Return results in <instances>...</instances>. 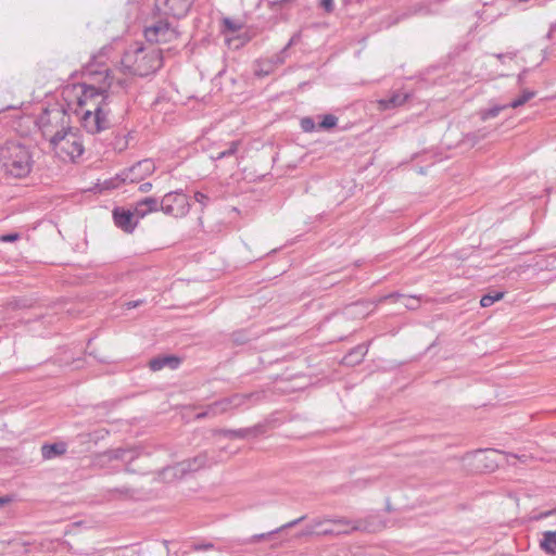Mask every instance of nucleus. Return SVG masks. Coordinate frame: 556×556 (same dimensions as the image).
<instances>
[{"label":"nucleus","instance_id":"obj_1","mask_svg":"<svg viewBox=\"0 0 556 556\" xmlns=\"http://www.w3.org/2000/svg\"><path fill=\"white\" fill-rule=\"evenodd\" d=\"M101 56H94L92 62L85 68L93 81H99L96 86L93 83L80 84L76 89L80 91L77 103L83 111V127L90 134L100 132L109 127L108 114L105 110V100L109 91L113 88V77L110 71L100 61Z\"/></svg>","mask_w":556,"mask_h":556},{"label":"nucleus","instance_id":"obj_2","mask_svg":"<svg viewBox=\"0 0 556 556\" xmlns=\"http://www.w3.org/2000/svg\"><path fill=\"white\" fill-rule=\"evenodd\" d=\"M0 165L7 176L26 177L34 165L30 147L21 140H7L0 147Z\"/></svg>","mask_w":556,"mask_h":556},{"label":"nucleus","instance_id":"obj_3","mask_svg":"<svg viewBox=\"0 0 556 556\" xmlns=\"http://www.w3.org/2000/svg\"><path fill=\"white\" fill-rule=\"evenodd\" d=\"M48 141L54 155L63 162L74 163L85 151L81 135L77 128L56 130Z\"/></svg>","mask_w":556,"mask_h":556},{"label":"nucleus","instance_id":"obj_4","mask_svg":"<svg viewBox=\"0 0 556 556\" xmlns=\"http://www.w3.org/2000/svg\"><path fill=\"white\" fill-rule=\"evenodd\" d=\"M377 528L370 519L330 518L328 525L318 532V535H341L354 531L372 532Z\"/></svg>","mask_w":556,"mask_h":556},{"label":"nucleus","instance_id":"obj_5","mask_svg":"<svg viewBox=\"0 0 556 556\" xmlns=\"http://www.w3.org/2000/svg\"><path fill=\"white\" fill-rule=\"evenodd\" d=\"M68 116L65 110L59 105L46 109L37 119V124L46 139H50L51 135L56 130H65L68 126Z\"/></svg>","mask_w":556,"mask_h":556},{"label":"nucleus","instance_id":"obj_6","mask_svg":"<svg viewBox=\"0 0 556 556\" xmlns=\"http://www.w3.org/2000/svg\"><path fill=\"white\" fill-rule=\"evenodd\" d=\"M189 208L190 204L187 195L179 191L166 193L161 201V211L174 217L187 215Z\"/></svg>","mask_w":556,"mask_h":556},{"label":"nucleus","instance_id":"obj_7","mask_svg":"<svg viewBox=\"0 0 556 556\" xmlns=\"http://www.w3.org/2000/svg\"><path fill=\"white\" fill-rule=\"evenodd\" d=\"M194 0H155L154 10L160 16L181 18L187 15Z\"/></svg>","mask_w":556,"mask_h":556},{"label":"nucleus","instance_id":"obj_8","mask_svg":"<svg viewBox=\"0 0 556 556\" xmlns=\"http://www.w3.org/2000/svg\"><path fill=\"white\" fill-rule=\"evenodd\" d=\"M144 37L150 42H168L176 38L175 29L162 17L151 26L144 28Z\"/></svg>","mask_w":556,"mask_h":556},{"label":"nucleus","instance_id":"obj_9","mask_svg":"<svg viewBox=\"0 0 556 556\" xmlns=\"http://www.w3.org/2000/svg\"><path fill=\"white\" fill-rule=\"evenodd\" d=\"M115 225L125 232H132L137 226V219L131 210L115 207L113 210Z\"/></svg>","mask_w":556,"mask_h":556},{"label":"nucleus","instance_id":"obj_10","mask_svg":"<svg viewBox=\"0 0 556 556\" xmlns=\"http://www.w3.org/2000/svg\"><path fill=\"white\" fill-rule=\"evenodd\" d=\"M251 394H235L230 397H225L223 400L216 401L211 404V410H213V416H217L219 414L226 413L231 408H236L241 406L245 400L250 399Z\"/></svg>","mask_w":556,"mask_h":556},{"label":"nucleus","instance_id":"obj_11","mask_svg":"<svg viewBox=\"0 0 556 556\" xmlns=\"http://www.w3.org/2000/svg\"><path fill=\"white\" fill-rule=\"evenodd\" d=\"M139 46L134 45L122 56L119 71L124 74H136L138 71Z\"/></svg>","mask_w":556,"mask_h":556},{"label":"nucleus","instance_id":"obj_12","mask_svg":"<svg viewBox=\"0 0 556 556\" xmlns=\"http://www.w3.org/2000/svg\"><path fill=\"white\" fill-rule=\"evenodd\" d=\"M305 519V516H302L298 519H294L290 522H287L285 525H282L281 527L273 530V531H269V532H266V533H261V534H254L250 538H248L244 543L245 544H254V543H258L261 541H265V540H270L271 538H274L275 534L279 533L280 531L285 530V529H290V528H293L295 527L296 525H299L301 521H303Z\"/></svg>","mask_w":556,"mask_h":556},{"label":"nucleus","instance_id":"obj_13","mask_svg":"<svg viewBox=\"0 0 556 556\" xmlns=\"http://www.w3.org/2000/svg\"><path fill=\"white\" fill-rule=\"evenodd\" d=\"M184 466L185 465H181L180 463H177V464H175L173 466H168V467L163 468L157 473L159 479H161L165 483H172V482H175V481H178V480L182 479L184 477L187 476L185 473Z\"/></svg>","mask_w":556,"mask_h":556},{"label":"nucleus","instance_id":"obj_14","mask_svg":"<svg viewBox=\"0 0 556 556\" xmlns=\"http://www.w3.org/2000/svg\"><path fill=\"white\" fill-rule=\"evenodd\" d=\"M180 358L174 356V355H162L154 357L150 361L149 367L153 371H157L163 369L164 367H168L170 369H175L179 366Z\"/></svg>","mask_w":556,"mask_h":556},{"label":"nucleus","instance_id":"obj_15","mask_svg":"<svg viewBox=\"0 0 556 556\" xmlns=\"http://www.w3.org/2000/svg\"><path fill=\"white\" fill-rule=\"evenodd\" d=\"M384 301L399 302L402 301L403 305L407 309H416L419 307V298L416 296H406L400 293H390L388 295L381 296L378 299L377 303H382Z\"/></svg>","mask_w":556,"mask_h":556},{"label":"nucleus","instance_id":"obj_16","mask_svg":"<svg viewBox=\"0 0 556 556\" xmlns=\"http://www.w3.org/2000/svg\"><path fill=\"white\" fill-rule=\"evenodd\" d=\"M184 466V470L186 475L198 471L208 465V456L206 453H201L193 458H189L180 462Z\"/></svg>","mask_w":556,"mask_h":556},{"label":"nucleus","instance_id":"obj_17","mask_svg":"<svg viewBox=\"0 0 556 556\" xmlns=\"http://www.w3.org/2000/svg\"><path fill=\"white\" fill-rule=\"evenodd\" d=\"M408 96L406 93L394 91L389 98L378 100V106L380 110H391L404 104Z\"/></svg>","mask_w":556,"mask_h":556},{"label":"nucleus","instance_id":"obj_18","mask_svg":"<svg viewBox=\"0 0 556 556\" xmlns=\"http://www.w3.org/2000/svg\"><path fill=\"white\" fill-rule=\"evenodd\" d=\"M376 307V304L372 302H356L348 307V315H353L356 317H366L369 315Z\"/></svg>","mask_w":556,"mask_h":556},{"label":"nucleus","instance_id":"obj_19","mask_svg":"<svg viewBox=\"0 0 556 556\" xmlns=\"http://www.w3.org/2000/svg\"><path fill=\"white\" fill-rule=\"evenodd\" d=\"M66 452V444L58 442L53 444H45L41 447V455L45 459H51Z\"/></svg>","mask_w":556,"mask_h":556},{"label":"nucleus","instance_id":"obj_20","mask_svg":"<svg viewBox=\"0 0 556 556\" xmlns=\"http://www.w3.org/2000/svg\"><path fill=\"white\" fill-rule=\"evenodd\" d=\"M143 556H167V546L162 541H149L146 544Z\"/></svg>","mask_w":556,"mask_h":556},{"label":"nucleus","instance_id":"obj_21","mask_svg":"<svg viewBox=\"0 0 556 556\" xmlns=\"http://www.w3.org/2000/svg\"><path fill=\"white\" fill-rule=\"evenodd\" d=\"M366 353H367V348L365 345H357L356 348H354L350 353H348L344 356L343 363L349 366L358 364L364 358Z\"/></svg>","mask_w":556,"mask_h":556},{"label":"nucleus","instance_id":"obj_22","mask_svg":"<svg viewBox=\"0 0 556 556\" xmlns=\"http://www.w3.org/2000/svg\"><path fill=\"white\" fill-rule=\"evenodd\" d=\"M161 210V202L154 197L141 198V218L152 212Z\"/></svg>","mask_w":556,"mask_h":556},{"label":"nucleus","instance_id":"obj_23","mask_svg":"<svg viewBox=\"0 0 556 556\" xmlns=\"http://www.w3.org/2000/svg\"><path fill=\"white\" fill-rule=\"evenodd\" d=\"M541 547L546 553L556 555V531H546L543 533Z\"/></svg>","mask_w":556,"mask_h":556},{"label":"nucleus","instance_id":"obj_24","mask_svg":"<svg viewBox=\"0 0 556 556\" xmlns=\"http://www.w3.org/2000/svg\"><path fill=\"white\" fill-rule=\"evenodd\" d=\"M329 519L330 518H315L313 519L305 528L304 532H303V535H308V534H318V532L325 528L328 522H329Z\"/></svg>","mask_w":556,"mask_h":556},{"label":"nucleus","instance_id":"obj_25","mask_svg":"<svg viewBox=\"0 0 556 556\" xmlns=\"http://www.w3.org/2000/svg\"><path fill=\"white\" fill-rule=\"evenodd\" d=\"M253 431L254 430L252 428H244V429H237V430L223 429V430H219L218 433L223 434L225 437H229V438L244 439Z\"/></svg>","mask_w":556,"mask_h":556},{"label":"nucleus","instance_id":"obj_26","mask_svg":"<svg viewBox=\"0 0 556 556\" xmlns=\"http://www.w3.org/2000/svg\"><path fill=\"white\" fill-rule=\"evenodd\" d=\"M143 60L150 62L151 72H155L162 66V58L159 52L152 51L143 56Z\"/></svg>","mask_w":556,"mask_h":556},{"label":"nucleus","instance_id":"obj_27","mask_svg":"<svg viewBox=\"0 0 556 556\" xmlns=\"http://www.w3.org/2000/svg\"><path fill=\"white\" fill-rule=\"evenodd\" d=\"M127 180H130L131 182L135 181V178L132 177H129V175H125V176H116L115 178L111 179V180H106L104 181L103 184V188L104 189H115V188H118L122 184L126 182Z\"/></svg>","mask_w":556,"mask_h":556},{"label":"nucleus","instance_id":"obj_28","mask_svg":"<svg viewBox=\"0 0 556 556\" xmlns=\"http://www.w3.org/2000/svg\"><path fill=\"white\" fill-rule=\"evenodd\" d=\"M535 96L534 91L530 90H523L521 96L513 100L510 103H508L509 108L517 109L525 103H527L529 100H531Z\"/></svg>","mask_w":556,"mask_h":556},{"label":"nucleus","instance_id":"obj_29","mask_svg":"<svg viewBox=\"0 0 556 556\" xmlns=\"http://www.w3.org/2000/svg\"><path fill=\"white\" fill-rule=\"evenodd\" d=\"M274 70L275 65L273 64L271 60H262L257 63V68L255 70V73L258 76H266L274 72Z\"/></svg>","mask_w":556,"mask_h":556},{"label":"nucleus","instance_id":"obj_30","mask_svg":"<svg viewBox=\"0 0 556 556\" xmlns=\"http://www.w3.org/2000/svg\"><path fill=\"white\" fill-rule=\"evenodd\" d=\"M504 296L503 292H495L494 294H485L481 298L480 304L482 307H489L493 305L496 301L502 300Z\"/></svg>","mask_w":556,"mask_h":556},{"label":"nucleus","instance_id":"obj_31","mask_svg":"<svg viewBox=\"0 0 556 556\" xmlns=\"http://www.w3.org/2000/svg\"><path fill=\"white\" fill-rule=\"evenodd\" d=\"M509 108L508 104L506 105H495L491 109L484 110L481 112V119L486 121L489 118L496 117L500 112H502L504 109Z\"/></svg>","mask_w":556,"mask_h":556},{"label":"nucleus","instance_id":"obj_32","mask_svg":"<svg viewBox=\"0 0 556 556\" xmlns=\"http://www.w3.org/2000/svg\"><path fill=\"white\" fill-rule=\"evenodd\" d=\"M338 123V118L332 114H326L323 116L321 122L319 123L318 127L323 129H330L333 128Z\"/></svg>","mask_w":556,"mask_h":556},{"label":"nucleus","instance_id":"obj_33","mask_svg":"<svg viewBox=\"0 0 556 556\" xmlns=\"http://www.w3.org/2000/svg\"><path fill=\"white\" fill-rule=\"evenodd\" d=\"M239 141H232L227 150L219 152L215 159L220 160L235 154L238 150Z\"/></svg>","mask_w":556,"mask_h":556},{"label":"nucleus","instance_id":"obj_34","mask_svg":"<svg viewBox=\"0 0 556 556\" xmlns=\"http://www.w3.org/2000/svg\"><path fill=\"white\" fill-rule=\"evenodd\" d=\"M223 24H224L225 30H228L230 33H235L241 28V24H239L228 17L224 18Z\"/></svg>","mask_w":556,"mask_h":556},{"label":"nucleus","instance_id":"obj_35","mask_svg":"<svg viewBox=\"0 0 556 556\" xmlns=\"http://www.w3.org/2000/svg\"><path fill=\"white\" fill-rule=\"evenodd\" d=\"M301 39V33H295L291 38L290 40L288 41V43L283 47L282 49V53H288V50L296 45Z\"/></svg>","mask_w":556,"mask_h":556},{"label":"nucleus","instance_id":"obj_36","mask_svg":"<svg viewBox=\"0 0 556 556\" xmlns=\"http://www.w3.org/2000/svg\"><path fill=\"white\" fill-rule=\"evenodd\" d=\"M286 58H287V53H282V50L275 54L273 58H270L269 60L273 61V64L275 65V68L278 67L279 65L283 64L285 61H286Z\"/></svg>","mask_w":556,"mask_h":556},{"label":"nucleus","instance_id":"obj_37","mask_svg":"<svg viewBox=\"0 0 556 556\" xmlns=\"http://www.w3.org/2000/svg\"><path fill=\"white\" fill-rule=\"evenodd\" d=\"M301 127L304 131H312L315 129V123L312 118L305 117L301 121Z\"/></svg>","mask_w":556,"mask_h":556},{"label":"nucleus","instance_id":"obj_38","mask_svg":"<svg viewBox=\"0 0 556 556\" xmlns=\"http://www.w3.org/2000/svg\"><path fill=\"white\" fill-rule=\"evenodd\" d=\"M319 5L327 13H331L334 10V0H319Z\"/></svg>","mask_w":556,"mask_h":556},{"label":"nucleus","instance_id":"obj_39","mask_svg":"<svg viewBox=\"0 0 556 556\" xmlns=\"http://www.w3.org/2000/svg\"><path fill=\"white\" fill-rule=\"evenodd\" d=\"M154 168V163L151 160H141V172L150 174Z\"/></svg>","mask_w":556,"mask_h":556},{"label":"nucleus","instance_id":"obj_40","mask_svg":"<svg viewBox=\"0 0 556 556\" xmlns=\"http://www.w3.org/2000/svg\"><path fill=\"white\" fill-rule=\"evenodd\" d=\"M194 200L198 203L202 204L203 206H205V205H207L210 203V198L206 194H204V193H202L200 191L194 193Z\"/></svg>","mask_w":556,"mask_h":556},{"label":"nucleus","instance_id":"obj_41","mask_svg":"<svg viewBox=\"0 0 556 556\" xmlns=\"http://www.w3.org/2000/svg\"><path fill=\"white\" fill-rule=\"evenodd\" d=\"M190 548L194 552H201V551H208L213 549L214 545L212 543H205V544H192Z\"/></svg>","mask_w":556,"mask_h":556},{"label":"nucleus","instance_id":"obj_42","mask_svg":"<svg viewBox=\"0 0 556 556\" xmlns=\"http://www.w3.org/2000/svg\"><path fill=\"white\" fill-rule=\"evenodd\" d=\"M18 239V233H8L0 237L2 242H13Z\"/></svg>","mask_w":556,"mask_h":556},{"label":"nucleus","instance_id":"obj_43","mask_svg":"<svg viewBox=\"0 0 556 556\" xmlns=\"http://www.w3.org/2000/svg\"><path fill=\"white\" fill-rule=\"evenodd\" d=\"M205 417H214L213 410H211V405L207 406V408L199 414H197V419H202Z\"/></svg>","mask_w":556,"mask_h":556},{"label":"nucleus","instance_id":"obj_44","mask_svg":"<svg viewBox=\"0 0 556 556\" xmlns=\"http://www.w3.org/2000/svg\"><path fill=\"white\" fill-rule=\"evenodd\" d=\"M294 1H295V0H274V1L271 2V5H273V7H279V8H281V7H283L285 4L290 3V2H294Z\"/></svg>","mask_w":556,"mask_h":556},{"label":"nucleus","instance_id":"obj_45","mask_svg":"<svg viewBox=\"0 0 556 556\" xmlns=\"http://www.w3.org/2000/svg\"><path fill=\"white\" fill-rule=\"evenodd\" d=\"M141 192H149L152 189L151 182H141Z\"/></svg>","mask_w":556,"mask_h":556},{"label":"nucleus","instance_id":"obj_46","mask_svg":"<svg viewBox=\"0 0 556 556\" xmlns=\"http://www.w3.org/2000/svg\"><path fill=\"white\" fill-rule=\"evenodd\" d=\"M10 501H11V498L8 496L0 497V508L2 506H4L5 504H8Z\"/></svg>","mask_w":556,"mask_h":556},{"label":"nucleus","instance_id":"obj_47","mask_svg":"<svg viewBox=\"0 0 556 556\" xmlns=\"http://www.w3.org/2000/svg\"><path fill=\"white\" fill-rule=\"evenodd\" d=\"M496 56H497V59H500V60H503V59H505V58L513 59V58H514V54H511V53H508V54H502V53H501V54H497Z\"/></svg>","mask_w":556,"mask_h":556},{"label":"nucleus","instance_id":"obj_48","mask_svg":"<svg viewBox=\"0 0 556 556\" xmlns=\"http://www.w3.org/2000/svg\"><path fill=\"white\" fill-rule=\"evenodd\" d=\"M553 514L552 510L541 514L540 518H546Z\"/></svg>","mask_w":556,"mask_h":556},{"label":"nucleus","instance_id":"obj_49","mask_svg":"<svg viewBox=\"0 0 556 556\" xmlns=\"http://www.w3.org/2000/svg\"><path fill=\"white\" fill-rule=\"evenodd\" d=\"M128 306H137V302H134V303H128Z\"/></svg>","mask_w":556,"mask_h":556},{"label":"nucleus","instance_id":"obj_50","mask_svg":"<svg viewBox=\"0 0 556 556\" xmlns=\"http://www.w3.org/2000/svg\"><path fill=\"white\" fill-rule=\"evenodd\" d=\"M117 85L122 87V85H123V80H122V79H118Z\"/></svg>","mask_w":556,"mask_h":556}]
</instances>
